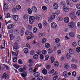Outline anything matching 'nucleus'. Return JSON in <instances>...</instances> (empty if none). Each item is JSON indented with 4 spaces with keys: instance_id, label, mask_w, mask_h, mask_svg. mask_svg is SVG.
I'll return each mask as SVG.
<instances>
[{
    "instance_id": "obj_1",
    "label": "nucleus",
    "mask_w": 80,
    "mask_h": 80,
    "mask_svg": "<svg viewBox=\"0 0 80 80\" xmlns=\"http://www.w3.org/2000/svg\"><path fill=\"white\" fill-rule=\"evenodd\" d=\"M13 50L14 51L16 52H13L12 51V54L13 55H14L15 57H17V55H18V51L17 50V49H18V46L16 44V43H14V45L13 46Z\"/></svg>"
},
{
    "instance_id": "obj_2",
    "label": "nucleus",
    "mask_w": 80,
    "mask_h": 80,
    "mask_svg": "<svg viewBox=\"0 0 80 80\" xmlns=\"http://www.w3.org/2000/svg\"><path fill=\"white\" fill-rule=\"evenodd\" d=\"M35 21V17L33 16L29 17V23L30 24H33Z\"/></svg>"
},
{
    "instance_id": "obj_3",
    "label": "nucleus",
    "mask_w": 80,
    "mask_h": 80,
    "mask_svg": "<svg viewBox=\"0 0 80 80\" xmlns=\"http://www.w3.org/2000/svg\"><path fill=\"white\" fill-rule=\"evenodd\" d=\"M75 24V22L73 21H71L70 23L68 24V27L69 28H73V25Z\"/></svg>"
},
{
    "instance_id": "obj_4",
    "label": "nucleus",
    "mask_w": 80,
    "mask_h": 80,
    "mask_svg": "<svg viewBox=\"0 0 80 80\" xmlns=\"http://www.w3.org/2000/svg\"><path fill=\"white\" fill-rule=\"evenodd\" d=\"M55 14H54V15H52L50 18H48V20L49 22H51V21H52V20L55 19Z\"/></svg>"
},
{
    "instance_id": "obj_5",
    "label": "nucleus",
    "mask_w": 80,
    "mask_h": 80,
    "mask_svg": "<svg viewBox=\"0 0 80 80\" xmlns=\"http://www.w3.org/2000/svg\"><path fill=\"white\" fill-rule=\"evenodd\" d=\"M25 34L26 35H31L32 38L33 37V35L32 32H30L28 31H26L25 32Z\"/></svg>"
},
{
    "instance_id": "obj_6",
    "label": "nucleus",
    "mask_w": 80,
    "mask_h": 80,
    "mask_svg": "<svg viewBox=\"0 0 80 80\" xmlns=\"http://www.w3.org/2000/svg\"><path fill=\"white\" fill-rule=\"evenodd\" d=\"M64 21L65 23H68L70 21V19L68 17H65L64 19Z\"/></svg>"
},
{
    "instance_id": "obj_7",
    "label": "nucleus",
    "mask_w": 80,
    "mask_h": 80,
    "mask_svg": "<svg viewBox=\"0 0 80 80\" xmlns=\"http://www.w3.org/2000/svg\"><path fill=\"white\" fill-rule=\"evenodd\" d=\"M63 10L65 12H69V8H68L67 6H63Z\"/></svg>"
},
{
    "instance_id": "obj_8",
    "label": "nucleus",
    "mask_w": 80,
    "mask_h": 80,
    "mask_svg": "<svg viewBox=\"0 0 80 80\" xmlns=\"http://www.w3.org/2000/svg\"><path fill=\"white\" fill-rule=\"evenodd\" d=\"M51 27L52 28H57V24L55 22H52L51 24Z\"/></svg>"
},
{
    "instance_id": "obj_9",
    "label": "nucleus",
    "mask_w": 80,
    "mask_h": 80,
    "mask_svg": "<svg viewBox=\"0 0 80 80\" xmlns=\"http://www.w3.org/2000/svg\"><path fill=\"white\" fill-rule=\"evenodd\" d=\"M70 16L71 19L72 20L75 21V20L77 19V17H76V16H73V14H71Z\"/></svg>"
},
{
    "instance_id": "obj_10",
    "label": "nucleus",
    "mask_w": 80,
    "mask_h": 80,
    "mask_svg": "<svg viewBox=\"0 0 80 80\" xmlns=\"http://www.w3.org/2000/svg\"><path fill=\"white\" fill-rule=\"evenodd\" d=\"M53 7L54 9L57 10L58 8V3H55L53 4Z\"/></svg>"
},
{
    "instance_id": "obj_11",
    "label": "nucleus",
    "mask_w": 80,
    "mask_h": 80,
    "mask_svg": "<svg viewBox=\"0 0 80 80\" xmlns=\"http://www.w3.org/2000/svg\"><path fill=\"white\" fill-rule=\"evenodd\" d=\"M71 67L72 69H77V65L74 64H72Z\"/></svg>"
},
{
    "instance_id": "obj_12",
    "label": "nucleus",
    "mask_w": 80,
    "mask_h": 80,
    "mask_svg": "<svg viewBox=\"0 0 80 80\" xmlns=\"http://www.w3.org/2000/svg\"><path fill=\"white\" fill-rule=\"evenodd\" d=\"M29 72H33V68H32V65L30 64L29 66Z\"/></svg>"
},
{
    "instance_id": "obj_13",
    "label": "nucleus",
    "mask_w": 80,
    "mask_h": 80,
    "mask_svg": "<svg viewBox=\"0 0 80 80\" xmlns=\"http://www.w3.org/2000/svg\"><path fill=\"white\" fill-rule=\"evenodd\" d=\"M63 75L65 78H68V72L67 71H64L63 72Z\"/></svg>"
},
{
    "instance_id": "obj_14",
    "label": "nucleus",
    "mask_w": 80,
    "mask_h": 80,
    "mask_svg": "<svg viewBox=\"0 0 80 80\" xmlns=\"http://www.w3.org/2000/svg\"><path fill=\"white\" fill-rule=\"evenodd\" d=\"M18 18V16L17 15H14L13 16V19L15 21H17Z\"/></svg>"
},
{
    "instance_id": "obj_15",
    "label": "nucleus",
    "mask_w": 80,
    "mask_h": 80,
    "mask_svg": "<svg viewBox=\"0 0 80 80\" xmlns=\"http://www.w3.org/2000/svg\"><path fill=\"white\" fill-rule=\"evenodd\" d=\"M59 65V63L58 61H56L54 62V66L56 67H58Z\"/></svg>"
},
{
    "instance_id": "obj_16",
    "label": "nucleus",
    "mask_w": 80,
    "mask_h": 80,
    "mask_svg": "<svg viewBox=\"0 0 80 80\" xmlns=\"http://www.w3.org/2000/svg\"><path fill=\"white\" fill-rule=\"evenodd\" d=\"M40 73L38 72H36L34 73V76L36 77H39V76H40Z\"/></svg>"
},
{
    "instance_id": "obj_17",
    "label": "nucleus",
    "mask_w": 80,
    "mask_h": 80,
    "mask_svg": "<svg viewBox=\"0 0 80 80\" xmlns=\"http://www.w3.org/2000/svg\"><path fill=\"white\" fill-rule=\"evenodd\" d=\"M42 73L44 75H47V70L45 69H43L42 70Z\"/></svg>"
},
{
    "instance_id": "obj_18",
    "label": "nucleus",
    "mask_w": 80,
    "mask_h": 80,
    "mask_svg": "<svg viewBox=\"0 0 80 80\" xmlns=\"http://www.w3.org/2000/svg\"><path fill=\"white\" fill-rule=\"evenodd\" d=\"M64 67L65 69L68 70V68H70V66L67 64H64Z\"/></svg>"
},
{
    "instance_id": "obj_19",
    "label": "nucleus",
    "mask_w": 80,
    "mask_h": 80,
    "mask_svg": "<svg viewBox=\"0 0 80 80\" xmlns=\"http://www.w3.org/2000/svg\"><path fill=\"white\" fill-rule=\"evenodd\" d=\"M42 53L43 55H46L47 54V51L45 49L42 50Z\"/></svg>"
},
{
    "instance_id": "obj_20",
    "label": "nucleus",
    "mask_w": 80,
    "mask_h": 80,
    "mask_svg": "<svg viewBox=\"0 0 80 80\" xmlns=\"http://www.w3.org/2000/svg\"><path fill=\"white\" fill-rule=\"evenodd\" d=\"M32 11L34 12H37V8L35 7H33L32 8Z\"/></svg>"
},
{
    "instance_id": "obj_21",
    "label": "nucleus",
    "mask_w": 80,
    "mask_h": 80,
    "mask_svg": "<svg viewBox=\"0 0 80 80\" xmlns=\"http://www.w3.org/2000/svg\"><path fill=\"white\" fill-rule=\"evenodd\" d=\"M28 11L29 14H32V11L30 8L28 9Z\"/></svg>"
},
{
    "instance_id": "obj_22",
    "label": "nucleus",
    "mask_w": 80,
    "mask_h": 80,
    "mask_svg": "<svg viewBox=\"0 0 80 80\" xmlns=\"http://www.w3.org/2000/svg\"><path fill=\"white\" fill-rule=\"evenodd\" d=\"M33 59H31L28 60V62L30 64H33Z\"/></svg>"
},
{
    "instance_id": "obj_23",
    "label": "nucleus",
    "mask_w": 80,
    "mask_h": 80,
    "mask_svg": "<svg viewBox=\"0 0 80 80\" xmlns=\"http://www.w3.org/2000/svg\"><path fill=\"white\" fill-rule=\"evenodd\" d=\"M42 24L44 27H46L47 26V22L45 21H43Z\"/></svg>"
},
{
    "instance_id": "obj_24",
    "label": "nucleus",
    "mask_w": 80,
    "mask_h": 80,
    "mask_svg": "<svg viewBox=\"0 0 80 80\" xmlns=\"http://www.w3.org/2000/svg\"><path fill=\"white\" fill-rule=\"evenodd\" d=\"M23 51L25 53H28V49L27 48H25L24 49Z\"/></svg>"
},
{
    "instance_id": "obj_25",
    "label": "nucleus",
    "mask_w": 80,
    "mask_h": 80,
    "mask_svg": "<svg viewBox=\"0 0 80 80\" xmlns=\"http://www.w3.org/2000/svg\"><path fill=\"white\" fill-rule=\"evenodd\" d=\"M13 28V24H11L8 27V29H9V30H10V29H11L12 28Z\"/></svg>"
},
{
    "instance_id": "obj_26",
    "label": "nucleus",
    "mask_w": 80,
    "mask_h": 80,
    "mask_svg": "<svg viewBox=\"0 0 80 80\" xmlns=\"http://www.w3.org/2000/svg\"><path fill=\"white\" fill-rule=\"evenodd\" d=\"M69 52L70 54H73V49H70L69 50Z\"/></svg>"
},
{
    "instance_id": "obj_27",
    "label": "nucleus",
    "mask_w": 80,
    "mask_h": 80,
    "mask_svg": "<svg viewBox=\"0 0 80 80\" xmlns=\"http://www.w3.org/2000/svg\"><path fill=\"white\" fill-rule=\"evenodd\" d=\"M71 56H70V54L68 53L66 54V58L68 60L70 59Z\"/></svg>"
},
{
    "instance_id": "obj_28",
    "label": "nucleus",
    "mask_w": 80,
    "mask_h": 80,
    "mask_svg": "<svg viewBox=\"0 0 80 80\" xmlns=\"http://www.w3.org/2000/svg\"><path fill=\"white\" fill-rule=\"evenodd\" d=\"M23 18L24 20H27L28 18V16L27 14H25L24 15Z\"/></svg>"
},
{
    "instance_id": "obj_29",
    "label": "nucleus",
    "mask_w": 80,
    "mask_h": 80,
    "mask_svg": "<svg viewBox=\"0 0 80 80\" xmlns=\"http://www.w3.org/2000/svg\"><path fill=\"white\" fill-rule=\"evenodd\" d=\"M4 6L6 9H8L9 8L8 5L6 3H4Z\"/></svg>"
},
{
    "instance_id": "obj_30",
    "label": "nucleus",
    "mask_w": 80,
    "mask_h": 80,
    "mask_svg": "<svg viewBox=\"0 0 80 80\" xmlns=\"http://www.w3.org/2000/svg\"><path fill=\"white\" fill-rule=\"evenodd\" d=\"M48 53H51L53 52V49L52 48H49L48 50Z\"/></svg>"
},
{
    "instance_id": "obj_31",
    "label": "nucleus",
    "mask_w": 80,
    "mask_h": 80,
    "mask_svg": "<svg viewBox=\"0 0 80 80\" xmlns=\"http://www.w3.org/2000/svg\"><path fill=\"white\" fill-rule=\"evenodd\" d=\"M16 8L17 10H20L21 9V6L19 5H17L16 6Z\"/></svg>"
},
{
    "instance_id": "obj_32",
    "label": "nucleus",
    "mask_w": 80,
    "mask_h": 80,
    "mask_svg": "<svg viewBox=\"0 0 80 80\" xmlns=\"http://www.w3.org/2000/svg\"><path fill=\"white\" fill-rule=\"evenodd\" d=\"M69 35L72 37H74V35H75V34H74L73 32H71L69 33Z\"/></svg>"
},
{
    "instance_id": "obj_33",
    "label": "nucleus",
    "mask_w": 80,
    "mask_h": 80,
    "mask_svg": "<svg viewBox=\"0 0 80 80\" xmlns=\"http://www.w3.org/2000/svg\"><path fill=\"white\" fill-rule=\"evenodd\" d=\"M45 47L46 48H48L50 47V44H49V43H46L45 44Z\"/></svg>"
},
{
    "instance_id": "obj_34",
    "label": "nucleus",
    "mask_w": 80,
    "mask_h": 80,
    "mask_svg": "<svg viewBox=\"0 0 80 80\" xmlns=\"http://www.w3.org/2000/svg\"><path fill=\"white\" fill-rule=\"evenodd\" d=\"M7 77H8V75L6 73H5L3 74V78H4L6 79V78H7Z\"/></svg>"
},
{
    "instance_id": "obj_35",
    "label": "nucleus",
    "mask_w": 80,
    "mask_h": 80,
    "mask_svg": "<svg viewBox=\"0 0 80 80\" xmlns=\"http://www.w3.org/2000/svg\"><path fill=\"white\" fill-rule=\"evenodd\" d=\"M38 27L40 28V29H42V27H43L42 24L40 23H39L38 24Z\"/></svg>"
},
{
    "instance_id": "obj_36",
    "label": "nucleus",
    "mask_w": 80,
    "mask_h": 80,
    "mask_svg": "<svg viewBox=\"0 0 80 80\" xmlns=\"http://www.w3.org/2000/svg\"><path fill=\"white\" fill-rule=\"evenodd\" d=\"M42 43H45L47 42V39L45 38H43L42 39Z\"/></svg>"
},
{
    "instance_id": "obj_37",
    "label": "nucleus",
    "mask_w": 80,
    "mask_h": 80,
    "mask_svg": "<svg viewBox=\"0 0 80 80\" xmlns=\"http://www.w3.org/2000/svg\"><path fill=\"white\" fill-rule=\"evenodd\" d=\"M58 21L60 22L63 20V18L61 17H59L58 18Z\"/></svg>"
},
{
    "instance_id": "obj_38",
    "label": "nucleus",
    "mask_w": 80,
    "mask_h": 80,
    "mask_svg": "<svg viewBox=\"0 0 80 80\" xmlns=\"http://www.w3.org/2000/svg\"><path fill=\"white\" fill-rule=\"evenodd\" d=\"M76 50L78 53H80V47H77L76 48Z\"/></svg>"
},
{
    "instance_id": "obj_39",
    "label": "nucleus",
    "mask_w": 80,
    "mask_h": 80,
    "mask_svg": "<svg viewBox=\"0 0 80 80\" xmlns=\"http://www.w3.org/2000/svg\"><path fill=\"white\" fill-rule=\"evenodd\" d=\"M51 63H53V62H54V61H55V58L54 57H51Z\"/></svg>"
},
{
    "instance_id": "obj_40",
    "label": "nucleus",
    "mask_w": 80,
    "mask_h": 80,
    "mask_svg": "<svg viewBox=\"0 0 80 80\" xmlns=\"http://www.w3.org/2000/svg\"><path fill=\"white\" fill-rule=\"evenodd\" d=\"M38 56L37 55V54H35L33 56V58L34 59H36V60H37V59H38Z\"/></svg>"
},
{
    "instance_id": "obj_41",
    "label": "nucleus",
    "mask_w": 80,
    "mask_h": 80,
    "mask_svg": "<svg viewBox=\"0 0 80 80\" xmlns=\"http://www.w3.org/2000/svg\"><path fill=\"white\" fill-rule=\"evenodd\" d=\"M72 74L73 77H75L77 75V72L75 71H73L72 72Z\"/></svg>"
},
{
    "instance_id": "obj_42",
    "label": "nucleus",
    "mask_w": 80,
    "mask_h": 80,
    "mask_svg": "<svg viewBox=\"0 0 80 80\" xmlns=\"http://www.w3.org/2000/svg\"><path fill=\"white\" fill-rule=\"evenodd\" d=\"M54 71H55V70L54 69H52L51 71L49 72L48 73L50 74V75H51L52 73H53V72H54Z\"/></svg>"
},
{
    "instance_id": "obj_43",
    "label": "nucleus",
    "mask_w": 80,
    "mask_h": 80,
    "mask_svg": "<svg viewBox=\"0 0 80 80\" xmlns=\"http://www.w3.org/2000/svg\"><path fill=\"white\" fill-rule=\"evenodd\" d=\"M40 19V17L39 16L37 15L36 17V19L37 21H39Z\"/></svg>"
},
{
    "instance_id": "obj_44",
    "label": "nucleus",
    "mask_w": 80,
    "mask_h": 80,
    "mask_svg": "<svg viewBox=\"0 0 80 80\" xmlns=\"http://www.w3.org/2000/svg\"><path fill=\"white\" fill-rule=\"evenodd\" d=\"M4 45L2 46V45H1V49H3V48H5V41H4Z\"/></svg>"
},
{
    "instance_id": "obj_45",
    "label": "nucleus",
    "mask_w": 80,
    "mask_h": 80,
    "mask_svg": "<svg viewBox=\"0 0 80 80\" xmlns=\"http://www.w3.org/2000/svg\"><path fill=\"white\" fill-rule=\"evenodd\" d=\"M60 41V39L59 38H56L55 40V42L56 43H58Z\"/></svg>"
},
{
    "instance_id": "obj_46",
    "label": "nucleus",
    "mask_w": 80,
    "mask_h": 80,
    "mask_svg": "<svg viewBox=\"0 0 80 80\" xmlns=\"http://www.w3.org/2000/svg\"><path fill=\"white\" fill-rule=\"evenodd\" d=\"M17 61V58H14L13 59V61L14 63H15Z\"/></svg>"
},
{
    "instance_id": "obj_47",
    "label": "nucleus",
    "mask_w": 80,
    "mask_h": 80,
    "mask_svg": "<svg viewBox=\"0 0 80 80\" xmlns=\"http://www.w3.org/2000/svg\"><path fill=\"white\" fill-rule=\"evenodd\" d=\"M43 36V34L42 33H40L38 36V38H40L41 37Z\"/></svg>"
},
{
    "instance_id": "obj_48",
    "label": "nucleus",
    "mask_w": 80,
    "mask_h": 80,
    "mask_svg": "<svg viewBox=\"0 0 80 80\" xmlns=\"http://www.w3.org/2000/svg\"><path fill=\"white\" fill-rule=\"evenodd\" d=\"M37 31V28H34L33 29V33H36Z\"/></svg>"
},
{
    "instance_id": "obj_49",
    "label": "nucleus",
    "mask_w": 80,
    "mask_h": 80,
    "mask_svg": "<svg viewBox=\"0 0 80 80\" xmlns=\"http://www.w3.org/2000/svg\"><path fill=\"white\" fill-rule=\"evenodd\" d=\"M60 4L61 5H64L65 4V2L62 1L60 2Z\"/></svg>"
},
{
    "instance_id": "obj_50",
    "label": "nucleus",
    "mask_w": 80,
    "mask_h": 80,
    "mask_svg": "<svg viewBox=\"0 0 80 80\" xmlns=\"http://www.w3.org/2000/svg\"><path fill=\"white\" fill-rule=\"evenodd\" d=\"M42 9L44 10H47V8L45 6H44L42 7Z\"/></svg>"
},
{
    "instance_id": "obj_51",
    "label": "nucleus",
    "mask_w": 80,
    "mask_h": 80,
    "mask_svg": "<svg viewBox=\"0 0 80 80\" xmlns=\"http://www.w3.org/2000/svg\"><path fill=\"white\" fill-rule=\"evenodd\" d=\"M58 76L57 75L56 76H55L53 78V80H58Z\"/></svg>"
},
{
    "instance_id": "obj_52",
    "label": "nucleus",
    "mask_w": 80,
    "mask_h": 80,
    "mask_svg": "<svg viewBox=\"0 0 80 80\" xmlns=\"http://www.w3.org/2000/svg\"><path fill=\"white\" fill-rule=\"evenodd\" d=\"M10 38L11 40H13V38H14V36L13 35V34H11L10 35Z\"/></svg>"
},
{
    "instance_id": "obj_53",
    "label": "nucleus",
    "mask_w": 80,
    "mask_h": 80,
    "mask_svg": "<svg viewBox=\"0 0 80 80\" xmlns=\"http://www.w3.org/2000/svg\"><path fill=\"white\" fill-rule=\"evenodd\" d=\"M14 67H15L16 68L18 69V68L20 67H19V66H18V65L17 64H15L14 65Z\"/></svg>"
},
{
    "instance_id": "obj_54",
    "label": "nucleus",
    "mask_w": 80,
    "mask_h": 80,
    "mask_svg": "<svg viewBox=\"0 0 80 80\" xmlns=\"http://www.w3.org/2000/svg\"><path fill=\"white\" fill-rule=\"evenodd\" d=\"M22 39L20 38V37H18L17 38V42H20L21 41Z\"/></svg>"
},
{
    "instance_id": "obj_55",
    "label": "nucleus",
    "mask_w": 80,
    "mask_h": 80,
    "mask_svg": "<svg viewBox=\"0 0 80 80\" xmlns=\"http://www.w3.org/2000/svg\"><path fill=\"white\" fill-rule=\"evenodd\" d=\"M76 8H78V9H80V4H78L76 5Z\"/></svg>"
},
{
    "instance_id": "obj_56",
    "label": "nucleus",
    "mask_w": 80,
    "mask_h": 80,
    "mask_svg": "<svg viewBox=\"0 0 80 80\" xmlns=\"http://www.w3.org/2000/svg\"><path fill=\"white\" fill-rule=\"evenodd\" d=\"M76 14L78 16L80 15V10H78L76 12Z\"/></svg>"
},
{
    "instance_id": "obj_57",
    "label": "nucleus",
    "mask_w": 80,
    "mask_h": 80,
    "mask_svg": "<svg viewBox=\"0 0 80 80\" xmlns=\"http://www.w3.org/2000/svg\"><path fill=\"white\" fill-rule=\"evenodd\" d=\"M44 58L43 57V54H41L40 56V58L41 60H42Z\"/></svg>"
},
{
    "instance_id": "obj_58",
    "label": "nucleus",
    "mask_w": 80,
    "mask_h": 80,
    "mask_svg": "<svg viewBox=\"0 0 80 80\" xmlns=\"http://www.w3.org/2000/svg\"><path fill=\"white\" fill-rule=\"evenodd\" d=\"M30 55H34V51L32 50L31 51Z\"/></svg>"
},
{
    "instance_id": "obj_59",
    "label": "nucleus",
    "mask_w": 80,
    "mask_h": 80,
    "mask_svg": "<svg viewBox=\"0 0 80 80\" xmlns=\"http://www.w3.org/2000/svg\"><path fill=\"white\" fill-rule=\"evenodd\" d=\"M28 28L30 30H32V26H28Z\"/></svg>"
},
{
    "instance_id": "obj_60",
    "label": "nucleus",
    "mask_w": 80,
    "mask_h": 80,
    "mask_svg": "<svg viewBox=\"0 0 80 80\" xmlns=\"http://www.w3.org/2000/svg\"><path fill=\"white\" fill-rule=\"evenodd\" d=\"M4 67H5V68L7 70H9V68L8 67V66L7 65H4Z\"/></svg>"
},
{
    "instance_id": "obj_61",
    "label": "nucleus",
    "mask_w": 80,
    "mask_h": 80,
    "mask_svg": "<svg viewBox=\"0 0 80 80\" xmlns=\"http://www.w3.org/2000/svg\"><path fill=\"white\" fill-rule=\"evenodd\" d=\"M14 32L16 34V35H18V34L19 33L18 31V30L17 29H16L14 30Z\"/></svg>"
},
{
    "instance_id": "obj_62",
    "label": "nucleus",
    "mask_w": 80,
    "mask_h": 80,
    "mask_svg": "<svg viewBox=\"0 0 80 80\" xmlns=\"http://www.w3.org/2000/svg\"><path fill=\"white\" fill-rule=\"evenodd\" d=\"M49 56L48 55L46 56L45 58V60H48V59Z\"/></svg>"
},
{
    "instance_id": "obj_63",
    "label": "nucleus",
    "mask_w": 80,
    "mask_h": 80,
    "mask_svg": "<svg viewBox=\"0 0 80 80\" xmlns=\"http://www.w3.org/2000/svg\"><path fill=\"white\" fill-rule=\"evenodd\" d=\"M72 45L73 47H76L77 46V43L75 42H74L72 43Z\"/></svg>"
},
{
    "instance_id": "obj_64",
    "label": "nucleus",
    "mask_w": 80,
    "mask_h": 80,
    "mask_svg": "<svg viewBox=\"0 0 80 80\" xmlns=\"http://www.w3.org/2000/svg\"><path fill=\"white\" fill-rule=\"evenodd\" d=\"M61 43H58L57 45V47H58V48H59V47H60V46H61Z\"/></svg>"
}]
</instances>
